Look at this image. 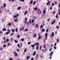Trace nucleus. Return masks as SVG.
Instances as JSON below:
<instances>
[{
	"label": "nucleus",
	"mask_w": 60,
	"mask_h": 60,
	"mask_svg": "<svg viewBox=\"0 0 60 60\" xmlns=\"http://www.w3.org/2000/svg\"><path fill=\"white\" fill-rule=\"evenodd\" d=\"M53 52L52 51L51 52V53L49 55L50 57H49V58H50V59L51 58V56H52V54H53Z\"/></svg>",
	"instance_id": "nucleus-1"
},
{
	"label": "nucleus",
	"mask_w": 60,
	"mask_h": 60,
	"mask_svg": "<svg viewBox=\"0 0 60 60\" xmlns=\"http://www.w3.org/2000/svg\"><path fill=\"white\" fill-rule=\"evenodd\" d=\"M19 16V14H17L16 15H14V17L15 18H16L18 17Z\"/></svg>",
	"instance_id": "nucleus-2"
},
{
	"label": "nucleus",
	"mask_w": 60,
	"mask_h": 60,
	"mask_svg": "<svg viewBox=\"0 0 60 60\" xmlns=\"http://www.w3.org/2000/svg\"><path fill=\"white\" fill-rule=\"evenodd\" d=\"M56 22V19H54V21L51 22V24L52 25H53V24H54L55 23V22Z\"/></svg>",
	"instance_id": "nucleus-3"
},
{
	"label": "nucleus",
	"mask_w": 60,
	"mask_h": 60,
	"mask_svg": "<svg viewBox=\"0 0 60 60\" xmlns=\"http://www.w3.org/2000/svg\"><path fill=\"white\" fill-rule=\"evenodd\" d=\"M36 54V51H34V52L33 53V56H35Z\"/></svg>",
	"instance_id": "nucleus-4"
},
{
	"label": "nucleus",
	"mask_w": 60,
	"mask_h": 60,
	"mask_svg": "<svg viewBox=\"0 0 60 60\" xmlns=\"http://www.w3.org/2000/svg\"><path fill=\"white\" fill-rule=\"evenodd\" d=\"M7 31L9 33H11V31H10V29H8L7 30Z\"/></svg>",
	"instance_id": "nucleus-5"
},
{
	"label": "nucleus",
	"mask_w": 60,
	"mask_h": 60,
	"mask_svg": "<svg viewBox=\"0 0 60 60\" xmlns=\"http://www.w3.org/2000/svg\"><path fill=\"white\" fill-rule=\"evenodd\" d=\"M6 30V28H4L2 29V31H5Z\"/></svg>",
	"instance_id": "nucleus-6"
},
{
	"label": "nucleus",
	"mask_w": 60,
	"mask_h": 60,
	"mask_svg": "<svg viewBox=\"0 0 60 60\" xmlns=\"http://www.w3.org/2000/svg\"><path fill=\"white\" fill-rule=\"evenodd\" d=\"M50 3V1L48 2H47L46 3V5H49V3Z\"/></svg>",
	"instance_id": "nucleus-7"
},
{
	"label": "nucleus",
	"mask_w": 60,
	"mask_h": 60,
	"mask_svg": "<svg viewBox=\"0 0 60 60\" xmlns=\"http://www.w3.org/2000/svg\"><path fill=\"white\" fill-rule=\"evenodd\" d=\"M28 12V11H25V15H26V14H27V12Z\"/></svg>",
	"instance_id": "nucleus-8"
},
{
	"label": "nucleus",
	"mask_w": 60,
	"mask_h": 60,
	"mask_svg": "<svg viewBox=\"0 0 60 60\" xmlns=\"http://www.w3.org/2000/svg\"><path fill=\"white\" fill-rule=\"evenodd\" d=\"M21 40L22 41H24V38H22L21 39Z\"/></svg>",
	"instance_id": "nucleus-9"
},
{
	"label": "nucleus",
	"mask_w": 60,
	"mask_h": 60,
	"mask_svg": "<svg viewBox=\"0 0 60 60\" xmlns=\"http://www.w3.org/2000/svg\"><path fill=\"white\" fill-rule=\"evenodd\" d=\"M11 31L12 32H14H14H15V30H14V29H12Z\"/></svg>",
	"instance_id": "nucleus-10"
},
{
	"label": "nucleus",
	"mask_w": 60,
	"mask_h": 60,
	"mask_svg": "<svg viewBox=\"0 0 60 60\" xmlns=\"http://www.w3.org/2000/svg\"><path fill=\"white\" fill-rule=\"evenodd\" d=\"M14 41H15V43H18V41L16 40L15 39L14 40Z\"/></svg>",
	"instance_id": "nucleus-11"
},
{
	"label": "nucleus",
	"mask_w": 60,
	"mask_h": 60,
	"mask_svg": "<svg viewBox=\"0 0 60 60\" xmlns=\"http://www.w3.org/2000/svg\"><path fill=\"white\" fill-rule=\"evenodd\" d=\"M52 36H54V32H52Z\"/></svg>",
	"instance_id": "nucleus-12"
},
{
	"label": "nucleus",
	"mask_w": 60,
	"mask_h": 60,
	"mask_svg": "<svg viewBox=\"0 0 60 60\" xmlns=\"http://www.w3.org/2000/svg\"><path fill=\"white\" fill-rule=\"evenodd\" d=\"M15 30L16 32H18V29H17V28H16L15 29Z\"/></svg>",
	"instance_id": "nucleus-13"
},
{
	"label": "nucleus",
	"mask_w": 60,
	"mask_h": 60,
	"mask_svg": "<svg viewBox=\"0 0 60 60\" xmlns=\"http://www.w3.org/2000/svg\"><path fill=\"white\" fill-rule=\"evenodd\" d=\"M41 32H45V29H42L41 30Z\"/></svg>",
	"instance_id": "nucleus-14"
},
{
	"label": "nucleus",
	"mask_w": 60,
	"mask_h": 60,
	"mask_svg": "<svg viewBox=\"0 0 60 60\" xmlns=\"http://www.w3.org/2000/svg\"><path fill=\"white\" fill-rule=\"evenodd\" d=\"M25 32H27L28 31V29H25V30H24V32H25Z\"/></svg>",
	"instance_id": "nucleus-15"
},
{
	"label": "nucleus",
	"mask_w": 60,
	"mask_h": 60,
	"mask_svg": "<svg viewBox=\"0 0 60 60\" xmlns=\"http://www.w3.org/2000/svg\"><path fill=\"white\" fill-rule=\"evenodd\" d=\"M38 56H39L38 54H37L36 56V58L37 59L38 58Z\"/></svg>",
	"instance_id": "nucleus-16"
},
{
	"label": "nucleus",
	"mask_w": 60,
	"mask_h": 60,
	"mask_svg": "<svg viewBox=\"0 0 60 60\" xmlns=\"http://www.w3.org/2000/svg\"><path fill=\"white\" fill-rule=\"evenodd\" d=\"M14 21L15 22H17V21H18V19H15L14 20Z\"/></svg>",
	"instance_id": "nucleus-17"
},
{
	"label": "nucleus",
	"mask_w": 60,
	"mask_h": 60,
	"mask_svg": "<svg viewBox=\"0 0 60 60\" xmlns=\"http://www.w3.org/2000/svg\"><path fill=\"white\" fill-rule=\"evenodd\" d=\"M9 32H7L5 33L6 34H7V35L8 34H9Z\"/></svg>",
	"instance_id": "nucleus-18"
},
{
	"label": "nucleus",
	"mask_w": 60,
	"mask_h": 60,
	"mask_svg": "<svg viewBox=\"0 0 60 60\" xmlns=\"http://www.w3.org/2000/svg\"><path fill=\"white\" fill-rule=\"evenodd\" d=\"M47 35H48V33H46L45 34V37H47Z\"/></svg>",
	"instance_id": "nucleus-19"
},
{
	"label": "nucleus",
	"mask_w": 60,
	"mask_h": 60,
	"mask_svg": "<svg viewBox=\"0 0 60 60\" xmlns=\"http://www.w3.org/2000/svg\"><path fill=\"white\" fill-rule=\"evenodd\" d=\"M32 23H34V19H32Z\"/></svg>",
	"instance_id": "nucleus-20"
},
{
	"label": "nucleus",
	"mask_w": 60,
	"mask_h": 60,
	"mask_svg": "<svg viewBox=\"0 0 60 60\" xmlns=\"http://www.w3.org/2000/svg\"><path fill=\"white\" fill-rule=\"evenodd\" d=\"M27 50V49H24V52H26Z\"/></svg>",
	"instance_id": "nucleus-21"
},
{
	"label": "nucleus",
	"mask_w": 60,
	"mask_h": 60,
	"mask_svg": "<svg viewBox=\"0 0 60 60\" xmlns=\"http://www.w3.org/2000/svg\"><path fill=\"white\" fill-rule=\"evenodd\" d=\"M31 46L32 47H34V45H31Z\"/></svg>",
	"instance_id": "nucleus-22"
},
{
	"label": "nucleus",
	"mask_w": 60,
	"mask_h": 60,
	"mask_svg": "<svg viewBox=\"0 0 60 60\" xmlns=\"http://www.w3.org/2000/svg\"><path fill=\"white\" fill-rule=\"evenodd\" d=\"M14 34V33L13 32L11 34L10 36H12Z\"/></svg>",
	"instance_id": "nucleus-23"
},
{
	"label": "nucleus",
	"mask_w": 60,
	"mask_h": 60,
	"mask_svg": "<svg viewBox=\"0 0 60 60\" xmlns=\"http://www.w3.org/2000/svg\"><path fill=\"white\" fill-rule=\"evenodd\" d=\"M17 9L18 10H20V7H18V8Z\"/></svg>",
	"instance_id": "nucleus-24"
},
{
	"label": "nucleus",
	"mask_w": 60,
	"mask_h": 60,
	"mask_svg": "<svg viewBox=\"0 0 60 60\" xmlns=\"http://www.w3.org/2000/svg\"><path fill=\"white\" fill-rule=\"evenodd\" d=\"M36 3V2H34L33 3V5H34V4H35Z\"/></svg>",
	"instance_id": "nucleus-25"
},
{
	"label": "nucleus",
	"mask_w": 60,
	"mask_h": 60,
	"mask_svg": "<svg viewBox=\"0 0 60 60\" xmlns=\"http://www.w3.org/2000/svg\"><path fill=\"white\" fill-rule=\"evenodd\" d=\"M9 40L8 39H6V41L7 42H8L9 41Z\"/></svg>",
	"instance_id": "nucleus-26"
},
{
	"label": "nucleus",
	"mask_w": 60,
	"mask_h": 60,
	"mask_svg": "<svg viewBox=\"0 0 60 60\" xmlns=\"http://www.w3.org/2000/svg\"><path fill=\"white\" fill-rule=\"evenodd\" d=\"M43 27V25H41L40 26V28L41 29Z\"/></svg>",
	"instance_id": "nucleus-27"
},
{
	"label": "nucleus",
	"mask_w": 60,
	"mask_h": 60,
	"mask_svg": "<svg viewBox=\"0 0 60 60\" xmlns=\"http://www.w3.org/2000/svg\"><path fill=\"white\" fill-rule=\"evenodd\" d=\"M38 24H36V26H35L36 27H38Z\"/></svg>",
	"instance_id": "nucleus-28"
},
{
	"label": "nucleus",
	"mask_w": 60,
	"mask_h": 60,
	"mask_svg": "<svg viewBox=\"0 0 60 60\" xmlns=\"http://www.w3.org/2000/svg\"><path fill=\"white\" fill-rule=\"evenodd\" d=\"M46 11L45 10H44L43 11V14H45V13H46Z\"/></svg>",
	"instance_id": "nucleus-29"
},
{
	"label": "nucleus",
	"mask_w": 60,
	"mask_h": 60,
	"mask_svg": "<svg viewBox=\"0 0 60 60\" xmlns=\"http://www.w3.org/2000/svg\"><path fill=\"white\" fill-rule=\"evenodd\" d=\"M24 27H23L22 28L21 30H20L21 31H22V30H24Z\"/></svg>",
	"instance_id": "nucleus-30"
},
{
	"label": "nucleus",
	"mask_w": 60,
	"mask_h": 60,
	"mask_svg": "<svg viewBox=\"0 0 60 60\" xmlns=\"http://www.w3.org/2000/svg\"><path fill=\"white\" fill-rule=\"evenodd\" d=\"M32 21V20H30V21H29V22L31 24V21Z\"/></svg>",
	"instance_id": "nucleus-31"
},
{
	"label": "nucleus",
	"mask_w": 60,
	"mask_h": 60,
	"mask_svg": "<svg viewBox=\"0 0 60 60\" xmlns=\"http://www.w3.org/2000/svg\"><path fill=\"white\" fill-rule=\"evenodd\" d=\"M6 6V4H4V8H5V7Z\"/></svg>",
	"instance_id": "nucleus-32"
},
{
	"label": "nucleus",
	"mask_w": 60,
	"mask_h": 60,
	"mask_svg": "<svg viewBox=\"0 0 60 60\" xmlns=\"http://www.w3.org/2000/svg\"><path fill=\"white\" fill-rule=\"evenodd\" d=\"M17 46L18 47H19V48H20V45H19L18 44L17 45Z\"/></svg>",
	"instance_id": "nucleus-33"
},
{
	"label": "nucleus",
	"mask_w": 60,
	"mask_h": 60,
	"mask_svg": "<svg viewBox=\"0 0 60 60\" xmlns=\"http://www.w3.org/2000/svg\"><path fill=\"white\" fill-rule=\"evenodd\" d=\"M37 10V8H34V10L35 11H36V10Z\"/></svg>",
	"instance_id": "nucleus-34"
},
{
	"label": "nucleus",
	"mask_w": 60,
	"mask_h": 60,
	"mask_svg": "<svg viewBox=\"0 0 60 60\" xmlns=\"http://www.w3.org/2000/svg\"><path fill=\"white\" fill-rule=\"evenodd\" d=\"M6 45H3V47L4 48H5L6 47Z\"/></svg>",
	"instance_id": "nucleus-35"
},
{
	"label": "nucleus",
	"mask_w": 60,
	"mask_h": 60,
	"mask_svg": "<svg viewBox=\"0 0 60 60\" xmlns=\"http://www.w3.org/2000/svg\"><path fill=\"white\" fill-rule=\"evenodd\" d=\"M33 0H31L30 1L31 4H33Z\"/></svg>",
	"instance_id": "nucleus-36"
},
{
	"label": "nucleus",
	"mask_w": 60,
	"mask_h": 60,
	"mask_svg": "<svg viewBox=\"0 0 60 60\" xmlns=\"http://www.w3.org/2000/svg\"><path fill=\"white\" fill-rule=\"evenodd\" d=\"M20 0V1H21V2L22 1V2H24L25 1V0Z\"/></svg>",
	"instance_id": "nucleus-37"
},
{
	"label": "nucleus",
	"mask_w": 60,
	"mask_h": 60,
	"mask_svg": "<svg viewBox=\"0 0 60 60\" xmlns=\"http://www.w3.org/2000/svg\"><path fill=\"white\" fill-rule=\"evenodd\" d=\"M11 25V23H9L8 24V26H10Z\"/></svg>",
	"instance_id": "nucleus-38"
},
{
	"label": "nucleus",
	"mask_w": 60,
	"mask_h": 60,
	"mask_svg": "<svg viewBox=\"0 0 60 60\" xmlns=\"http://www.w3.org/2000/svg\"><path fill=\"white\" fill-rule=\"evenodd\" d=\"M36 45H39V43H38V42H36Z\"/></svg>",
	"instance_id": "nucleus-39"
},
{
	"label": "nucleus",
	"mask_w": 60,
	"mask_h": 60,
	"mask_svg": "<svg viewBox=\"0 0 60 60\" xmlns=\"http://www.w3.org/2000/svg\"><path fill=\"white\" fill-rule=\"evenodd\" d=\"M15 56H18V54L17 53H16L15 54Z\"/></svg>",
	"instance_id": "nucleus-40"
},
{
	"label": "nucleus",
	"mask_w": 60,
	"mask_h": 60,
	"mask_svg": "<svg viewBox=\"0 0 60 60\" xmlns=\"http://www.w3.org/2000/svg\"><path fill=\"white\" fill-rule=\"evenodd\" d=\"M56 18H58V14H56Z\"/></svg>",
	"instance_id": "nucleus-41"
},
{
	"label": "nucleus",
	"mask_w": 60,
	"mask_h": 60,
	"mask_svg": "<svg viewBox=\"0 0 60 60\" xmlns=\"http://www.w3.org/2000/svg\"><path fill=\"white\" fill-rule=\"evenodd\" d=\"M55 13H56V11H54L53 12V15H54V14Z\"/></svg>",
	"instance_id": "nucleus-42"
},
{
	"label": "nucleus",
	"mask_w": 60,
	"mask_h": 60,
	"mask_svg": "<svg viewBox=\"0 0 60 60\" xmlns=\"http://www.w3.org/2000/svg\"><path fill=\"white\" fill-rule=\"evenodd\" d=\"M56 41H57V42L58 43L59 42V39H56Z\"/></svg>",
	"instance_id": "nucleus-43"
},
{
	"label": "nucleus",
	"mask_w": 60,
	"mask_h": 60,
	"mask_svg": "<svg viewBox=\"0 0 60 60\" xmlns=\"http://www.w3.org/2000/svg\"><path fill=\"white\" fill-rule=\"evenodd\" d=\"M36 49L37 50H38V47L37 46L36 47Z\"/></svg>",
	"instance_id": "nucleus-44"
},
{
	"label": "nucleus",
	"mask_w": 60,
	"mask_h": 60,
	"mask_svg": "<svg viewBox=\"0 0 60 60\" xmlns=\"http://www.w3.org/2000/svg\"><path fill=\"white\" fill-rule=\"evenodd\" d=\"M53 44H52L51 45L50 48H52V47H53Z\"/></svg>",
	"instance_id": "nucleus-45"
},
{
	"label": "nucleus",
	"mask_w": 60,
	"mask_h": 60,
	"mask_svg": "<svg viewBox=\"0 0 60 60\" xmlns=\"http://www.w3.org/2000/svg\"><path fill=\"white\" fill-rule=\"evenodd\" d=\"M34 37H36V34H34Z\"/></svg>",
	"instance_id": "nucleus-46"
},
{
	"label": "nucleus",
	"mask_w": 60,
	"mask_h": 60,
	"mask_svg": "<svg viewBox=\"0 0 60 60\" xmlns=\"http://www.w3.org/2000/svg\"><path fill=\"white\" fill-rule=\"evenodd\" d=\"M50 20V18L49 19H48L47 20V21H49V20Z\"/></svg>",
	"instance_id": "nucleus-47"
},
{
	"label": "nucleus",
	"mask_w": 60,
	"mask_h": 60,
	"mask_svg": "<svg viewBox=\"0 0 60 60\" xmlns=\"http://www.w3.org/2000/svg\"><path fill=\"white\" fill-rule=\"evenodd\" d=\"M11 41H12L13 40V38H11Z\"/></svg>",
	"instance_id": "nucleus-48"
},
{
	"label": "nucleus",
	"mask_w": 60,
	"mask_h": 60,
	"mask_svg": "<svg viewBox=\"0 0 60 60\" xmlns=\"http://www.w3.org/2000/svg\"><path fill=\"white\" fill-rule=\"evenodd\" d=\"M48 31H49V29H47V30H46V31L47 32H48Z\"/></svg>",
	"instance_id": "nucleus-49"
},
{
	"label": "nucleus",
	"mask_w": 60,
	"mask_h": 60,
	"mask_svg": "<svg viewBox=\"0 0 60 60\" xmlns=\"http://www.w3.org/2000/svg\"><path fill=\"white\" fill-rule=\"evenodd\" d=\"M9 60H13V59L12 58H10L9 59Z\"/></svg>",
	"instance_id": "nucleus-50"
},
{
	"label": "nucleus",
	"mask_w": 60,
	"mask_h": 60,
	"mask_svg": "<svg viewBox=\"0 0 60 60\" xmlns=\"http://www.w3.org/2000/svg\"><path fill=\"white\" fill-rule=\"evenodd\" d=\"M41 38V36H40L38 38V39H40Z\"/></svg>",
	"instance_id": "nucleus-51"
},
{
	"label": "nucleus",
	"mask_w": 60,
	"mask_h": 60,
	"mask_svg": "<svg viewBox=\"0 0 60 60\" xmlns=\"http://www.w3.org/2000/svg\"><path fill=\"white\" fill-rule=\"evenodd\" d=\"M29 59V56H27V59Z\"/></svg>",
	"instance_id": "nucleus-52"
},
{
	"label": "nucleus",
	"mask_w": 60,
	"mask_h": 60,
	"mask_svg": "<svg viewBox=\"0 0 60 60\" xmlns=\"http://www.w3.org/2000/svg\"><path fill=\"white\" fill-rule=\"evenodd\" d=\"M7 44L8 46H10V43H7Z\"/></svg>",
	"instance_id": "nucleus-53"
},
{
	"label": "nucleus",
	"mask_w": 60,
	"mask_h": 60,
	"mask_svg": "<svg viewBox=\"0 0 60 60\" xmlns=\"http://www.w3.org/2000/svg\"><path fill=\"white\" fill-rule=\"evenodd\" d=\"M56 46H54V49H56Z\"/></svg>",
	"instance_id": "nucleus-54"
},
{
	"label": "nucleus",
	"mask_w": 60,
	"mask_h": 60,
	"mask_svg": "<svg viewBox=\"0 0 60 60\" xmlns=\"http://www.w3.org/2000/svg\"><path fill=\"white\" fill-rule=\"evenodd\" d=\"M52 6H54L55 5V4L53 3H52Z\"/></svg>",
	"instance_id": "nucleus-55"
},
{
	"label": "nucleus",
	"mask_w": 60,
	"mask_h": 60,
	"mask_svg": "<svg viewBox=\"0 0 60 60\" xmlns=\"http://www.w3.org/2000/svg\"><path fill=\"white\" fill-rule=\"evenodd\" d=\"M17 51H18V52H19V49H17Z\"/></svg>",
	"instance_id": "nucleus-56"
},
{
	"label": "nucleus",
	"mask_w": 60,
	"mask_h": 60,
	"mask_svg": "<svg viewBox=\"0 0 60 60\" xmlns=\"http://www.w3.org/2000/svg\"><path fill=\"white\" fill-rule=\"evenodd\" d=\"M5 39H6V38H5V37H4L3 38V40H5Z\"/></svg>",
	"instance_id": "nucleus-57"
},
{
	"label": "nucleus",
	"mask_w": 60,
	"mask_h": 60,
	"mask_svg": "<svg viewBox=\"0 0 60 60\" xmlns=\"http://www.w3.org/2000/svg\"><path fill=\"white\" fill-rule=\"evenodd\" d=\"M3 33V32L2 31H0V34H2Z\"/></svg>",
	"instance_id": "nucleus-58"
},
{
	"label": "nucleus",
	"mask_w": 60,
	"mask_h": 60,
	"mask_svg": "<svg viewBox=\"0 0 60 60\" xmlns=\"http://www.w3.org/2000/svg\"><path fill=\"white\" fill-rule=\"evenodd\" d=\"M56 43H55L54 44V46H56Z\"/></svg>",
	"instance_id": "nucleus-59"
},
{
	"label": "nucleus",
	"mask_w": 60,
	"mask_h": 60,
	"mask_svg": "<svg viewBox=\"0 0 60 60\" xmlns=\"http://www.w3.org/2000/svg\"><path fill=\"white\" fill-rule=\"evenodd\" d=\"M46 47V46H45V45H44V49H45V48Z\"/></svg>",
	"instance_id": "nucleus-60"
},
{
	"label": "nucleus",
	"mask_w": 60,
	"mask_h": 60,
	"mask_svg": "<svg viewBox=\"0 0 60 60\" xmlns=\"http://www.w3.org/2000/svg\"><path fill=\"white\" fill-rule=\"evenodd\" d=\"M18 38H19L20 37V35H19L18 36Z\"/></svg>",
	"instance_id": "nucleus-61"
},
{
	"label": "nucleus",
	"mask_w": 60,
	"mask_h": 60,
	"mask_svg": "<svg viewBox=\"0 0 60 60\" xmlns=\"http://www.w3.org/2000/svg\"><path fill=\"white\" fill-rule=\"evenodd\" d=\"M27 20V18H25V20Z\"/></svg>",
	"instance_id": "nucleus-62"
},
{
	"label": "nucleus",
	"mask_w": 60,
	"mask_h": 60,
	"mask_svg": "<svg viewBox=\"0 0 60 60\" xmlns=\"http://www.w3.org/2000/svg\"><path fill=\"white\" fill-rule=\"evenodd\" d=\"M58 6L59 8H60V4H59L58 5Z\"/></svg>",
	"instance_id": "nucleus-63"
},
{
	"label": "nucleus",
	"mask_w": 60,
	"mask_h": 60,
	"mask_svg": "<svg viewBox=\"0 0 60 60\" xmlns=\"http://www.w3.org/2000/svg\"><path fill=\"white\" fill-rule=\"evenodd\" d=\"M31 60H34V58L32 57V58H31Z\"/></svg>",
	"instance_id": "nucleus-64"
}]
</instances>
